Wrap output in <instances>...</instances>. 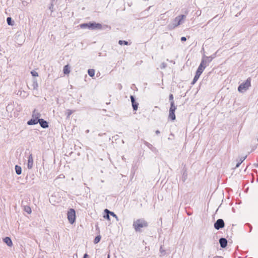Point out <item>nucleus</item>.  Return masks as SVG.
<instances>
[{"label":"nucleus","instance_id":"nucleus-17","mask_svg":"<svg viewBox=\"0 0 258 258\" xmlns=\"http://www.w3.org/2000/svg\"><path fill=\"white\" fill-rule=\"evenodd\" d=\"M63 72L64 74H69L70 72V68L68 64L64 66Z\"/></svg>","mask_w":258,"mask_h":258},{"label":"nucleus","instance_id":"nucleus-31","mask_svg":"<svg viewBox=\"0 0 258 258\" xmlns=\"http://www.w3.org/2000/svg\"><path fill=\"white\" fill-rule=\"evenodd\" d=\"M31 74L32 75V76H34V77H37V76H38V73L37 72L35 71H31Z\"/></svg>","mask_w":258,"mask_h":258},{"label":"nucleus","instance_id":"nucleus-26","mask_svg":"<svg viewBox=\"0 0 258 258\" xmlns=\"http://www.w3.org/2000/svg\"><path fill=\"white\" fill-rule=\"evenodd\" d=\"M199 66L201 67V68H203L204 70H205V69L208 66L207 65V64L205 63V62L204 61H203V60H202Z\"/></svg>","mask_w":258,"mask_h":258},{"label":"nucleus","instance_id":"nucleus-1","mask_svg":"<svg viewBox=\"0 0 258 258\" xmlns=\"http://www.w3.org/2000/svg\"><path fill=\"white\" fill-rule=\"evenodd\" d=\"M62 194H64L63 191H57L54 192L50 197L49 201L50 202H56L60 203L62 201V199L63 198L61 196H62Z\"/></svg>","mask_w":258,"mask_h":258},{"label":"nucleus","instance_id":"nucleus-50","mask_svg":"<svg viewBox=\"0 0 258 258\" xmlns=\"http://www.w3.org/2000/svg\"><path fill=\"white\" fill-rule=\"evenodd\" d=\"M22 95L24 97L26 96V95L24 94H22Z\"/></svg>","mask_w":258,"mask_h":258},{"label":"nucleus","instance_id":"nucleus-40","mask_svg":"<svg viewBox=\"0 0 258 258\" xmlns=\"http://www.w3.org/2000/svg\"><path fill=\"white\" fill-rule=\"evenodd\" d=\"M105 134H106L105 133H103V134H102V133H99V134H98V136H100V137H101V136H102L103 135H105Z\"/></svg>","mask_w":258,"mask_h":258},{"label":"nucleus","instance_id":"nucleus-28","mask_svg":"<svg viewBox=\"0 0 258 258\" xmlns=\"http://www.w3.org/2000/svg\"><path fill=\"white\" fill-rule=\"evenodd\" d=\"M73 111L70 109H67L66 111V114L67 115V118H69L70 116L73 113Z\"/></svg>","mask_w":258,"mask_h":258},{"label":"nucleus","instance_id":"nucleus-14","mask_svg":"<svg viewBox=\"0 0 258 258\" xmlns=\"http://www.w3.org/2000/svg\"><path fill=\"white\" fill-rule=\"evenodd\" d=\"M219 242H220L221 247L222 248H224L227 246V240L224 238H220L219 240Z\"/></svg>","mask_w":258,"mask_h":258},{"label":"nucleus","instance_id":"nucleus-2","mask_svg":"<svg viewBox=\"0 0 258 258\" xmlns=\"http://www.w3.org/2000/svg\"><path fill=\"white\" fill-rule=\"evenodd\" d=\"M133 226L136 231H140L142 228L148 226V223L145 220L138 219L134 222Z\"/></svg>","mask_w":258,"mask_h":258},{"label":"nucleus","instance_id":"nucleus-46","mask_svg":"<svg viewBox=\"0 0 258 258\" xmlns=\"http://www.w3.org/2000/svg\"><path fill=\"white\" fill-rule=\"evenodd\" d=\"M185 13L186 14H187V13H188V11H187V10H186V11L185 12Z\"/></svg>","mask_w":258,"mask_h":258},{"label":"nucleus","instance_id":"nucleus-42","mask_svg":"<svg viewBox=\"0 0 258 258\" xmlns=\"http://www.w3.org/2000/svg\"><path fill=\"white\" fill-rule=\"evenodd\" d=\"M222 208V205H220L219 207L217 209V210H218L220 208Z\"/></svg>","mask_w":258,"mask_h":258},{"label":"nucleus","instance_id":"nucleus-3","mask_svg":"<svg viewBox=\"0 0 258 258\" xmlns=\"http://www.w3.org/2000/svg\"><path fill=\"white\" fill-rule=\"evenodd\" d=\"M186 18L185 15H181L176 17L173 20L172 24L171 25L172 28H175L178 26L182 24Z\"/></svg>","mask_w":258,"mask_h":258},{"label":"nucleus","instance_id":"nucleus-34","mask_svg":"<svg viewBox=\"0 0 258 258\" xmlns=\"http://www.w3.org/2000/svg\"><path fill=\"white\" fill-rule=\"evenodd\" d=\"M49 9L51 11V12H53V4L52 2L50 4V6L49 7Z\"/></svg>","mask_w":258,"mask_h":258},{"label":"nucleus","instance_id":"nucleus-48","mask_svg":"<svg viewBox=\"0 0 258 258\" xmlns=\"http://www.w3.org/2000/svg\"><path fill=\"white\" fill-rule=\"evenodd\" d=\"M183 175H184V176H185L184 177H185L186 176L187 174L185 175V173H183Z\"/></svg>","mask_w":258,"mask_h":258},{"label":"nucleus","instance_id":"nucleus-20","mask_svg":"<svg viewBox=\"0 0 258 258\" xmlns=\"http://www.w3.org/2000/svg\"><path fill=\"white\" fill-rule=\"evenodd\" d=\"M15 168L16 173H17V174L20 175L21 174L22 168L20 166L16 165Z\"/></svg>","mask_w":258,"mask_h":258},{"label":"nucleus","instance_id":"nucleus-23","mask_svg":"<svg viewBox=\"0 0 258 258\" xmlns=\"http://www.w3.org/2000/svg\"><path fill=\"white\" fill-rule=\"evenodd\" d=\"M247 156H244V157H242L240 159L239 161L237 163L235 168H238L240 165L244 161V160L246 158Z\"/></svg>","mask_w":258,"mask_h":258},{"label":"nucleus","instance_id":"nucleus-24","mask_svg":"<svg viewBox=\"0 0 258 258\" xmlns=\"http://www.w3.org/2000/svg\"><path fill=\"white\" fill-rule=\"evenodd\" d=\"M88 74L90 77H92L95 75V70L94 69H89L88 70Z\"/></svg>","mask_w":258,"mask_h":258},{"label":"nucleus","instance_id":"nucleus-6","mask_svg":"<svg viewBox=\"0 0 258 258\" xmlns=\"http://www.w3.org/2000/svg\"><path fill=\"white\" fill-rule=\"evenodd\" d=\"M68 219L70 223L73 224L76 220L75 211H70L68 213Z\"/></svg>","mask_w":258,"mask_h":258},{"label":"nucleus","instance_id":"nucleus-53","mask_svg":"<svg viewBox=\"0 0 258 258\" xmlns=\"http://www.w3.org/2000/svg\"><path fill=\"white\" fill-rule=\"evenodd\" d=\"M108 258H109V256L108 255Z\"/></svg>","mask_w":258,"mask_h":258},{"label":"nucleus","instance_id":"nucleus-37","mask_svg":"<svg viewBox=\"0 0 258 258\" xmlns=\"http://www.w3.org/2000/svg\"><path fill=\"white\" fill-rule=\"evenodd\" d=\"M197 70L200 71V72L203 73L204 70L203 68H201V67L199 66Z\"/></svg>","mask_w":258,"mask_h":258},{"label":"nucleus","instance_id":"nucleus-29","mask_svg":"<svg viewBox=\"0 0 258 258\" xmlns=\"http://www.w3.org/2000/svg\"><path fill=\"white\" fill-rule=\"evenodd\" d=\"M118 43L120 44V45H122V44H124V45H128V43L127 41H124V40H119L118 41Z\"/></svg>","mask_w":258,"mask_h":258},{"label":"nucleus","instance_id":"nucleus-33","mask_svg":"<svg viewBox=\"0 0 258 258\" xmlns=\"http://www.w3.org/2000/svg\"><path fill=\"white\" fill-rule=\"evenodd\" d=\"M145 144L150 149H152V148H153V146L151 144L147 142H145Z\"/></svg>","mask_w":258,"mask_h":258},{"label":"nucleus","instance_id":"nucleus-5","mask_svg":"<svg viewBox=\"0 0 258 258\" xmlns=\"http://www.w3.org/2000/svg\"><path fill=\"white\" fill-rule=\"evenodd\" d=\"M216 53H215L210 56H207L205 54L203 56L202 60L204 61L207 66H209V63L212 61V60L215 58Z\"/></svg>","mask_w":258,"mask_h":258},{"label":"nucleus","instance_id":"nucleus-21","mask_svg":"<svg viewBox=\"0 0 258 258\" xmlns=\"http://www.w3.org/2000/svg\"><path fill=\"white\" fill-rule=\"evenodd\" d=\"M168 117L172 120H174L175 119V115L174 112L169 111Z\"/></svg>","mask_w":258,"mask_h":258},{"label":"nucleus","instance_id":"nucleus-8","mask_svg":"<svg viewBox=\"0 0 258 258\" xmlns=\"http://www.w3.org/2000/svg\"><path fill=\"white\" fill-rule=\"evenodd\" d=\"M33 166V158L32 154H30L28 157L27 167L28 169H31Z\"/></svg>","mask_w":258,"mask_h":258},{"label":"nucleus","instance_id":"nucleus-47","mask_svg":"<svg viewBox=\"0 0 258 258\" xmlns=\"http://www.w3.org/2000/svg\"><path fill=\"white\" fill-rule=\"evenodd\" d=\"M183 175H184V176H185L184 177H185L186 176L187 174L185 175V173H183Z\"/></svg>","mask_w":258,"mask_h":258},{"label":"nucleus","instance_id":"nucleus-16","mask_svg":"<svg viewBox=\"0 0 258 258\" xmlns=\"http://www.w3.org/2000/svg\"><path fill=\"white\" fill-rule=\"evenodd\" d=\"M4 242L9 246H12L13 245V242L11 239V238L9 237H6L4 239Z\"/></svg>","mask_w":258,"mask_h":258},{"label":"nucleus","instance_id":"nucleus-32","mask_svg":"<svg viewBox=\"0 0 258 258\" xmlns=\"http://www.w3.org/2000/svg\"><path fill=\"white\" fill-rule=\"evenodd\" d=\"M167 67V64L165 62H162L160 65V68L161 69H164Z\"/></svg>","mask_w":258,"mask_h":258},{"label":"nucleus","instance_id":"nucleus-49","mask_svg":"<svg viewBox=\"0 0 258 258\" xmlns=\"http://www.w3.org/2000/svg\"><path fill=\"white\" fill-rule=\"evenodd\" d=\"M23 93H24L25 95H26V93L25 92H24H24H23Z\"/></svg>","mask_w":258,"mask_h":258},{"label":"nucleus","instance_id":"nucleus-22","mask_svg":"<svg viewBox=\"0 0 258 258\" xmlns=\"http://www.w3.org/2000/svg\"><path fill=\"white\" fill-rule=\"evenodd\" d=\"M32 86L33 89H37L38 85V83H37V81L36 79H34L33 80V83H32Z\"/></svg>","mask_w":258,"mask_h":258},{"label":"nucleus","instance_id":"nucleus-52","mask_svg":"<svg viewBox=\"0 0 258 258\" xmlns=\"http://www.w3.org/2000/svg\"><path fill=\"white\" fill-rule=\"evenodd\" d=\"M69 210H74V209L72 208H70Z\"/></svg>","mask_w":258,"mask_h":258},{"label":"nucleus","instance_id":"nucleus-44","mask_svg":"<svg viewBox=\"0 0 258 258\" xmlns=\"http://www.w3.org/2000/svg\"><path fill=\"white\" fill-rule=\"evenodd\" d=\"M89 132V130H87L86 131V133H88Z\"/></svg>","mask_w":258,"mask_h":258},{"label":"nucleus","instance_id":"nucleus-27","mask_svg":"<svg viewBox=\"0 0 258 258\" xmlns=\"http://www.w3.org/2000/svg\"><path fill=\"white\" fill-rule=\"evenodd\" d=\"M100 239H101V236L100 235L97 236L94 239V243L96 244V243H98L100 241Z\"/></svg>","mask_w":258,"mask_h":258},{"label":"nucleus","instance_id":"nucleus-45","mask_svg":"<svg viewBox=\"0 0 258 258\" xmlns=\"http://www.w3.org/2000/svg\"><path fill=\"white\" fill-rule=\"evenodd\" d=\"M27 212H28V214H30V213H31V211H27Z\"/></svg>","mask_w":258,"mask_h":258},{"label":"nucleus","instance_id":"nucleus-35","mask_svg":"<svg viewBox=\"0 0 258 258\" xmlns=\"http://www.w3.org/2000/svg\"><path fill=\"white\" fill-rule=\"evenodd\" d=\"M202 73V72H200V71L197 70V72L196 73V76H197L200 78Z\"/></svg>","mask_w":258,"mask_h":258},{"label":"nucleus","instance_id":"nucleus-41","mask_svg":"<svg viewBox=\"0 0 258 258\" xmlns=\"http://www.w3.org/2000/svg\"><path fill=\"white\" fill-rule=\"evenodd\" d=\"M155 133H156V134L157 135H158V134H159L160 133V131L159 130L156 131Z\"/></svg>","mask_w":258,"mask_h":258},{"label":"nucleus","instance_id":"nucleus-39","mask_svg":"<svg viewBox=\"0 0 258 258\" xmlns=\"http://www.w3.org/2000/svg\"><path fill=\"white\" fill-rule=\"evenodd\" d=\"M83 258H89V256L87 254V253H85L84 255V257Z\"/></svg>","mask_w":258,"mask_h":258},{"label":"nucleus","instance_id":"nucleus-7","mask_svg":"<svg viewBox=\"0 0 258 258\" xmlns=\"http://www.w3.org/2000/svg\"><path fill=\"white\" fill-rule=\"evenodd\" d=\"M105 211L106 212V213L104 215V218L107 219L108 220H110L111 219L109 217H110V216H111L112 217L113 219H115L116 220H117V216L113 212H110V211Z\"/></svg>","mask_w":258,"mask_h":258},{"label":"nucleus","instance_id":"nucleus-36","mask_svg":"<svg viewBox=\"0 0 258 258\" xmlns=\"http://www.w3.org/2000/svg\"><path fill=\"white\" fill-rule=\"evenodd\" d=\"M169 101H174L173 100V94H171L169 95Z\"/></svg>","mask_w":258,"mask_h":258},{"label":"nucleus","instance_id":"nucleus-30","mask_svg":"<svg viewBox=\"0 0 258 258\" xmlns=\"http://www.w3.org/2000/svg\"><path fill=\"white\" fill-rule=\"evenodd\" d=\"M199 77L197 76H195L192 81V82H191V84L194 85V84L196 83V82L198 81V80L199 79Z\"/></svg>","mask_w":258,"mask_h":258},{"label":"nucleus","instance_id":"nucleus-51","mask_svg":"<svg viewBox=\"0 0 258 258\" xmlns=\"http://www.w3.org/2000/svg\"><path fill=\"white\" fill-rule=\"evenodd\" d=\"M185 178H186V177H184V179L183 180V181H185Z\"/></svg>","mask_w":258,"mask_h":258},{"label":"nucleus","instance_id":"nucleus-38","mask_svg":"<svg viewBox=\"0 0 258 258\" xmlns=\"http://www.w3.org/2000/svg\"><path fill=\"white\" fill-rule=\"evenodd\" d=\"M186 40V38L185 37H182L181 38V41H185Z\"/></svg>","mask_w":258,"mask_h":258},{"label":"nucleus","instance_id":"nucleus-9","mask_svg":"<svg viewBox=\"0 0 258 258\" xmlns=\"http://www.w3.org/2000/svg\"><path fill=\"white\" fill-rule=\"evenodd\" d=\"M224 222L222 219H218L214 224V227L216 229H219L224 227Z\"/></svg>","mask_w":258,"mask_h":258},{"label":"nucleus","instance_id":"nucleus-43","mask_svg":"<svg viewBox=\"0 0 258 258\" xmlns=\"http://www.w3.org/2000/svg\"><path fill=\"white\" fill-rule=\"evenodd\" d=\"M19 92L20 93V96L22 95V91H19L18 92V94H19Z\"/></svg>","mask_w":258,"mask_h":258},{"label":"nucleus","instance_id":"nucleus-11","mask_svg":"<svg viewBox=\"0 0 258 258\" xmlns=\"http://www.w3.org/2000/svg\"><path fill=\"white\" fill-rule=\"evenodd\" d=\"M130 98L131 100L133 108L134 110L136 111L138 109L139 104L136 101L135 98L134 97V96L131 95L130 96Z\"/></svg>","mask_w":258,"mask_h":258},{"label":"nucleus","instance_id":"nucleus-10","mask_svg":"<svg viewBox=\"0 0 258 258\" xmlns=\"http://www.w3.org/2000/svg\"><path fill=\"white\" fill-rule=\"evenodd\" d=\"M90 26L91 30L101 29L102 27L101 24L95 22H90Z\"/></svg>","mask_w":258,"mask_h":258},{"label":"nucleus","instance_id":"nucleus-4","mask_svg":"<svg viewBox=\"0 0 258 258\" xmlns=\"http://www.w3.org/2000/svg\"><path fill=\"white\" fill-rule=\"evenodd\" d=\"M250 86V79L248 78L244 82L241 84L238 87V91L243 92L246 91Z\"/></svg>","mask_w":258,"mask_h":258},{"label":"nucleus","instance_id":"nucleus-18","mask_svg":"<svg viewBox=\"0 0 258 258\" xmlns=\"http://www.w3.org/2000/svg\"><path fill=\"white\" fill-rule=\"evenodd\" d=\"M176 109V106H175V105H174V101H171L170 107V109H169V111L175 112Z\"/></svg>","mask_w":258,"mask_h":258},{"label":"nucleus","instance_id":"nucleus-13","mask_svg":"<svg viewBox=\"0 0 258 258\" xmlns=\"http://www.w3.org/2000/svg\"><path fill=\"white\" fill-rule=\"evenodd\" d=\"M41 114L39 112H38L36 109H34L33 111L32 117L38 120H40V119L39 118Z\"/></svg>","mask_w":258,"mask_h":258},{"label":"nucleus","instance_id":"nucleus-12","mask_svg":"<svg viewBox=\"0 0 258 258\" xmlns=\"http://www.w3.org/2000/svg\"><path fill=\"white\" fill-rule=\"evenodd\" d=\"M38 123H39L40 126L43 128H46L48 127V122L43 119H40L38 121Z\"/></svg>","mask_w":258,"mask_h":258},{"label":"nucleus","instance_id":"nucleus-19","mask_svg":"<svg viewBox=\"0 0 258 258\" xmlns=\"http://www.w3.org/2000/svg\"><path fill=\"white\" fill-rule=\"evenodd\" d=\"M90 22L88 23H84L80 25V28L82 29H86L88 28L89 29H90Z\"/></svg>","mask_w":258,"mask_h":258},{"label":"nucleus","instance_id":"nucleus-25","mask_svg":"<svg viewBox=\"0 0 258 258\" xmlns=\"http://www.w3.org/2000/svg\"><path fill=\"white\" fill-rule=\"evenodd\" d=\"M7 22L9 25L13 26L14 25V22L12 21V19L11 17H8L7 18Z\"/></svg>","mask_w":258,"mask_h":258},{"label":"nucleus","instance_id":"nucleus-15","mask_svg":"<svg viewBox=\"0 0 258 258\" xmlns=\"http://www.w3.org/2000/svg\"><path fill=\"white\" fill-rule=\"evenodd\" d=\"M39 121V120H38V119H35L33 117H32V118L31 119H30L28 122H27V124L28 125H34V124H36L38 123V121Z\"/></svg>","mask_w":258,"mask_h":258}]
</instances>
